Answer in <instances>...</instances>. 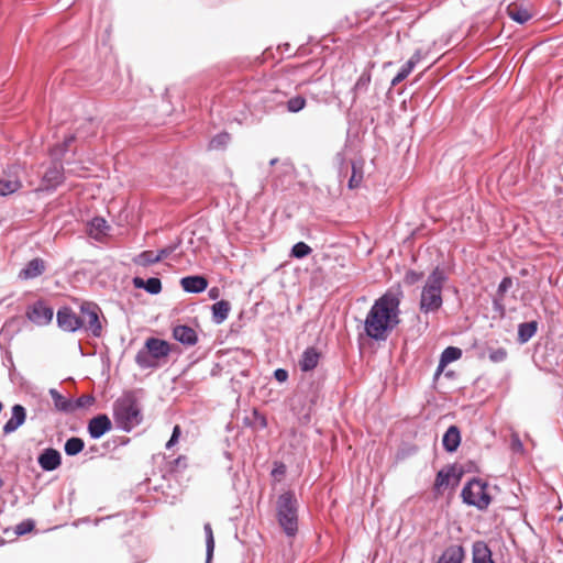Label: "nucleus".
Segmentation results:
<instances>
[{
    "label": "nucleus",
    "instance_id": "obj_55",
    "mask_svg": "<svg viewBox=\"0 0 563 563\" xmlns=\"http://www.w3.org/2000/svg\"><path fill=\"white\" fill-rule=\"evenodd\" d=\"M261 426L263 428L266 427V419L264 417H261Z\"/></svg>",
    "mask_w": 563,
    "mask_h": 563
},
{
    "label": "nucleus",
    "instance_id": "obj_29",
    "mask_svg": "<svg viewBox=\"0 0 563 563\" xmlns=\"http://www.w3.org/2000/svg\"><path fill=\"white\" fill-rule=\"evenodd\" d=\"M85 448V442L81 438L71 437L69 438L64 445V451L68 456H75L79 454Z\"/></svg>",
    "mask_w": 563,
    "mask_h": 563
},
{
    "label": "nucleus",
    "instance_id": "obj_37",
    "mask_svg": "<svg viewBox=\"0 0 563 563\" xmlns=\"http://www.w3.org/2000/svg\"><path fill=\"white\" fill-rule=\"evenodd\" d=\"M95 397L92 395H82L77 399H73V412L78 409L88 408L93 405Z\"/></svg>",
    "mask_w": 563,
    "mask_h": 563
},
{
    "label": "nucleus",
    "instance_id": "obj_33",
    "mask_svg": "<svg viewBox=\"0 0 563 563\" xmlns=\"http://www.w3.org/2000/svg\"><path fill=\"white\" fill-rule=\"evenodd\" d=\"M134 264L146 267L158 263L156 253L153 251H143L133 258Z\"/></svg>",
    "mask_w": 563,
    "mask_h": 563
},
{
    "label": "nucleus",
    "instance_id": "obj_4",
    "mask_svg": "<svg viewBox=\"0 0 563 563\" xmlns=\"http://www.w3.org/2000/svg\"><path fill=\"white\" fill-rule=\"evenodd\" d=\"M276 517L284 533L292 538L298 532V500L291 490L280 494L276 501Z\"/></svg>",
    "mask_w": 563,
    "mask_h": 563
},
{
    "label": "nucleus",
    "instance_id": "obj_50",
    "mask_svg": "<svg viewBox=\"0 0 563 563\" xmlns=\"http://www.w3.org/2000/svg\"><path fill=\"white\" fill-rule=\"evenodd\" d=\"M274 377L277 382L284 383L288 379V372L285 368H277L274 371Z\"/></svg>",
    "mask_w": 563,
    "mask_h": 563
},
{
    "label": "nucleus",
    "instance_id": "obj_14",
    "mask_svg": "<svg viewBox=\"0 0 563 563\" xmlns=\"http://www.w3.org/2000/svg\"><path fill=\"white\" fill-rule=\"evenodd\" d=\"M472 563H495L493 552L485 541L477 540L473 542Z\"/></svg>",
    "mask_w": 563,
    "mask_h": 563
},
{
    "label": "nucleus",
    "instance_id": "obj_23",
    "mask_svg": "<svg viewBox=\"0 0 563 563\" xmlns=\"http://www.w3.org/2000/svg\"><path fill=\"white\" fill-rule=\"evenodd\" d=\"M461 356H462L461 349L455 347V346L445 347L443 350V352L441 353L439 365L437 368V374L441 373L448 364L461 358Z\"/></svg>",
    "mask_w": 563,
    "mask_h": 563
},
{
    "label": "nucleus",
    "instance_id": "obj_47",
    "mask_svg": "<svg viewBox=\"0 0 563 563\" xmlns=\"http://www.w3.org/2000/svg\"><path fill=\"white\" fill-rule=\"evenodd\" d=\"M181 430L179 426H175L172 432L169 440L166 443V449L170 450L177 442L180 437Z\"/></svg>",
    "mask_w": 563,
    "mask_h": 563
},
{
    "label": "nucleus",
    "instance_id": "obj_46",
    "mask_svg": "<svg viewBox=\"0 0 563 563\" xmlns=\"http://www.w3.org/2000/svg\"><path fill=\"white\" fill-rule=\"evenodd\" d=\"M178 246V243L177 244H170L166 247H163L157 253H156V257L158 260V262H161L162 260L168 257L169 255H172Z\"/></svg>",
    "mask_w": 563,
    "mask_h": 563
},
{
    "label": "nucleus",
    "instance_id": "obj_28",
    "mask_svg": "<svg viewBox=\"0 0 563 563\" xmlns=\"http://www.w3.org/2000/svg\"><path fill=\"white\" fill-rule=\"evenodd\" d=\"M455 475L454 466H450L448 468H442L438 472L434 482V489L440 490L442 487H445L450 483V478Z\"/></svg>",
    "mask_w": 563,
    "mask_h": 563
},
{
    "label": "nucleus",
    "instance_id": "obj_24",
    "mask_svg": "<svg viewBox=\"0 0 563 563\" xmlns=\"http://www.w3.org/2000/svg\"><path fill=\"white\" fill-rule=\"evenodd\" d=\"M230 309H231L230 302L227 300H220V301H217L216 303H213L211 307L212 321L216 324L223 323L228 319Z\"/></svg>",
    "mask_w": 563,
    "mask_h": 563
},
{
    "label": "nucleus",
    "instance_id": "obj_41",
    "mask_svg": "<svg viewBox=\"0 0 563 563\" xmlns=\"http://www.w3.org/2000/svg\"><path fill=\"white\" fill-rule=\"evenodd\" d=\"M335 164H336L338 169H339V175L340 176H342V175L346 176L350 163L346 161V156H345L344 152L336 153V155H335Z\"/></svg>",
    "mask_w": 563,
    "mask_h": 563
},
{
    "label": "nucleus",
    "instance_id": "obj_8",
    "mask_svg": "<svg viewBox=\"0 0 563 563\" xmlns=\"http://www.w3.org/2000/svg\"><path fill=\"white\" fill-rule=\"evenodd\" d=\"M54 311L43 300H37L27 307L26 318L34 324L43 327L53 320Z\"/></svg>",
    "mask_w": 563,
    "mask_h": 563
},
{
    "label": "nucleus",
    "instance_id": "obj_31",
    "mask_svg": "<svg viewBox=\"0 0 563 563\" xmlns=\"http://www.w3.org/2000/svg\"><path fill=\"white\" fill-rule=\"evenodd\" d=\"M508 15L511 20L519 24H525L531 19V13L521 7H508Z\"/></svg>",
    "mask_w": 563,
    "mask_h": 563
},
{
    "label": "nucleus",
    "instance_id": "obj_12",
    "mask_svg": "<svg viewBox=\"0 0 563 563\" xmlns=\"http://www.w3.org/2000/svg\"><path fill=\"white\" fill-rule=\"evenodd\" d=\"M25 408L20 404L14 405L11 409V418L3 426V433H13L25 422Z\"/></svg>",
    "mask_w": 563,
    "mask_h": 563
},
{
    "label": "nucleus",
    "instance_id": "obj_48",
    "mask_svg": "<svg viewBox=\"0 0 563 563\" xmlns=\"http://www.w3.org/2000/svg\"><path fill=\"white\" fill-rule=\"evenodd\" d=\"M504 297H496L493 299V308L496 312H499L500 316L505 314V306L503 303Z\"/></svg>",
    "mask_w": 563,
    "mask_h": 563
},
{
    "label": "nucleus",
    "instance_id": "obj_38",
    "mask_svg": "<svg viewBox=\"0 0 563 563\" xmlns=\"http://www.w3.org/2000/svg\"><path fill=\"white\" fill-rule=\"evenodd\" d=\"M411 63H405L397 75L391 79V86L395 87L399 85L401 81H404L412 71Z\"/></svg>",
    "mask_w": 563,
    "mask_h": 563
},
{
    "label": "nucleus",
    "instance_id": "obj_26",
    "mask_svg": "<svg viewBox=\"0 0 563 563\" xmlns=\"http://www.w3.org/2000/svg\"><path fill=\"white\" fill-rule=\"evenodd\" d=\"M49 395L53 399L54 406L58 411L65 413L73 412V399L64 397L55 388L49 389Z\"/></svg>",
    "mask_w": 563,
    "mask_h": 563
},
{
    "label": "nucleus",
    "instance_id": "obj_27",
    "mask_svg": "<svg viewBox=\"0 0 563 563\" xmlns=\"http://www.w3.org/2000/svg\"><path fill=\"white\" fill-rule=\"evenodd\" d=\"M135 363L143 369L153 368L157 366V362L152 356V354L144 349L140 350L135 355Z\"/></svg>",
    "mask_w": 563,
    "mask_h": 563
},
{
    "label": "nucleus",
    "instance_id": "obj_53",
    "mask_svg": "<svg viewBox=\"0 0 563 563\" xmlns=\"http://www.w3.org/2000/svg\"><path fill=\"white\" fill-rule=\"evenodd\" d=\"M208 295H209L210 299L216 300V299H218V297L220 295V290L218 287H212L209 289Z\"/></svg>",
    "mask_w": 563,
    "mask_h": 563
},
{
    "label": "nucleus",
    "instance_id": "obj_54",
    "mask_svg": "<svg viewBox=\"0 0 563 563\" xmlns=\"http://www.w3.org/2000/svg\"><path fill=\"white\" fill-rule=\"evenodd\" d=\"M183 461H185V457L179 456V457H177V459L175 460V463L178 465V464H180Z\"/></svg>",
    "mask_w": 563,
    "mask_h": 563
},
{
    "label": "nucleus",
    "instance_id": "obj_22",
    "mask_svg": "<svg viewBox=\"0 0 563 563\" xmlns=\"http://www.w3.org/2000/svg\"><path fill=\"white\" fill-rule=\"evenodd\" d=\"M110 227L103 218L96 217L88 223V234L95 240H101L108 234Z\"/></svg>",
    "mask_w": 563,
    "mask_h": 563
},
{
    "label": "nucleus",
    "instance_id": "obj_56",
    "mask_svg": "<svg viewBox=\"0 0 563 563\" xmlns=\"http://www.w3.org/2000/svg\"><path fill=\"white\" fill-rule=\"evenodd\" d=\"M276 163H277V158H273V159H271L269 165H275Z\"/></svg>",
    "mask_w": 563,
    "mask_h": 563
},
{
    "label": "nucleus",
    "instance_id": "obj_5",
    "mask_svg": "<svg viewBox=\"0 0 563 563\" xmlns=\"http://www.w3.org/2000/svg\"><path fill=\"white\" fill-rule=\"evenodd\" d=\"M75 141V135L70 134L65 137L62 144L56 145L52 148V156L54 157L53 163L45 170L40 190L53 191L55 190L65 179L64 167L60 158L68 151L70 144Z\"/></svg>",
    "mask_w": 563,
    "mask_h": 563
},
{
    "label": "nucleus",
    "instance_id": "obj_9",
    "mask_svg": "<svg viewBox=\"0 0 563 563\" xmlns=\"http://www.w3.org/2000/svg\"><path fill=\"white\" fill-rule=\"evenodd\" d=\"M57 325L66 332H76L81 330L79 316L69 307H62L56 314Z\"/></svg>",
    "mask_w": 563,
    "mask_h": 563
},
{
    "label": "nucleus",
    "instance_id": "obj_16",
    "mask_svg": "<svg viewBox=\"0 0 563 563\" xmlns=\"http://www.w3.org/2000/svg\"><path fill=\"white\" fill-rule=\"evenodd\" d=\"M173 336L179 343L188 346H192L198 342V335L196 331L189 325H176L173 329Z\"/></svg>",
    "mask_w": 563,
    "mask_h": 563
},
{
    "label": "nucleus",
    "instance_id": "obj_13",
    "mask_svg": "<svg viewBox=\"0 0 563 563\" xmlns=\"http://www.w3.org/2000/svg\"><path fill=\"white\" fill-rule=\"evenodd\" d=\"M180 285L186 292L200 294L208 288V279L201 275H190L183 277Z\"/></svg>",
    "mask_w": 563,
    "mask_h": 563
},
{
    "label": "nucleus",
    "instance_id": "obj_1",
    "mask_svg": "<svg viewBox=\"0 0 563 563\" xmlns=\"http://www.w3.org/2000/svg\"><path fill=\"white\" fill-rule=\"evenodd\" d=\"M400 299L387 291L374 301L364 320L366 335L375 341H386L389 333L400 323Z\"/></svg>",
    "mask_w": 563,
    "mask_h": 563
},
{
    "label": "nucleus",
    "instance_id": "obj_10",
    "mask_svg": "<svg viewBox=\"0 0 563 563\" xmlns=\"http://www.w3.org/2000/svg\"><path fill=\"white\" fill-rule=\"evenodd\" d=\"M111 420L104 413H100L91 418L87 426L88 433L90 438L93 440H98L101 437H103L107 432L111 430Z\"/></svg>",
    "mask_w": 563,
    "mask_h": 563
},
{
    "label": "nucleus",
    "instance_id": "obj_2",
    "mask_svg": "<svg viewBox=\"0 0 563 563\" xmlns=\"http://www.w3.org/2000/svg\"><path fill=\"white\" fill-rule=\"evenodd\" d=\"M448 282V275L443 268L437 266L430 275L421 289L419 310L422 314L438 312L442 305V289Z\"/></svg>",
    "mask_w": 563,
    "mask_h": 563
},
{
    "label": "nucleus",
    "instance_id": "obj_7",
    "mask_svg": "<svg viewBox=\"0 0 563 563\" xmlns=\"http://www.w3.org/2000/svg\"><path fill=\"white\" fill-rule=\"evenodd\" d=\"M79 321H81V329L91 334L93 338L102 335V323L100 320L101 310L95 302L84 301L80 307Z\"/></svg>",
    "mask_w": 563,
    "mask_h": 563
},
{
    "label": "nucleus",
    "instance_id": "obj_52",
    "mask_svg": "<svg viewBox=\"0 0 563 563\" xmlns=\"http://www.w3.org/2000/svg\"><path fill=\"white\" fill-rule=\"evenodd\" d=\"M511 446L515 451H522L523 444L521 443L520 439L518 437H514L511 440Z\"/></svg>",
    "mask_w": 563,
    "mask_h": 563
},
{
    "label": "nucleus",
    "instance_id": "obj_43",
    "mask_svg": "<svg viewBox=\"0 0 563 563\" xmlns=\"http://www.w3.org/2000/svg\"><path fill=\"white\" fill-rule=\"evenodd\" d=\"M34 527L35 522L32 519H26L15 526L14 532L18 536H24L31 532L34 529Z\"/></svg>",
    "mask_w": 563,
    "mask_h": 563
},
{
    "label": "nucleus",
    "instance_id": "obj_35",
    "mask_svg": "<svg viewBox=\"0 0 563 563\" xmlns=\"http://www.w3.org/2000/svg\"><path fill=\"white\" fill-rule=\"evenodd\" d=\"M231 140V136L227 132H221L213 136L209 142V147L211 150H222L224 148Z\"/></svg>",
    "mask_w": 563,
    "mask_h": 563
},
{
    "label": "nucleus",
    "instance_id": "obj_6",
    "mask_svg": "<svg viewBox=\"0 0 563 563\" xmlns=\"http://www.w3.org/2000/svg\"><path fill=\"white\" fill-rule=\"evenodd\" d=\"M461 497L464 504L478 510H486L492 501L487 493V484L479 478H472L462 489Z\"/></svg>",
    "mask_w": 563,
    "mask_h": 563
},
{
    "label": "nucleus",
    "instance_id": "obj_40",
    "mask_svg": "<svg viewBox=\"0 0 563 563\" xmlns=\"http://www.w3.org/2000/svg\"><path fill=\"white\" fill-rule=\"evenodd\" d=\"M351 168H352V175L349 179V188L354 189L360 186L363 179V173L360 170L357 172L356 163L351 162Z\"/></svg>",
    "mask_w": 563,
    "mask_h": 563
},
{
    "label": "nucleus",
    "instance_id": "obj_57",
    "mask_svg": "<svg viewBox=\"0 0 563 563\" xmlns=\"http://www.w3.org/2000/svg\"><path fill=\"white\" fill-rule=\"evenodd\" d=\"M3 486V481L2 478L0 477V488Z\"/></svg>",
    "mask_w": 563,
    "mask_h": 563
},
{
    "label": "nucleus",
    "instance_id": "obj_30",
    "mask_svg": "<svg viewBox=\"0 0 563 563\" xmlns=\"http://www.w3.org/2000/svg\"><path fill=\"white\" fill-rule=\"evenodd\" d=\"M203 531L206 537V563H210L214 551V537L209 522L205 523Z\"/></svg>",
    "mask_w": 563,
    "mask_h": 563
},
{
    "label": "nucleus",
    "instance_id": "obj_18",
    "mask_svg": "<svg viewBox=\"0 0 563 563\" xmlns=\"http://www.w3.org/2000/svg\"><path fill=\"white\" fill-rule=\"evenodd\" d=\"M461 443V432L456 426H450L442 438V444L446 452H455Z\"/></svg>",
    "mask_w": 563,
    "mask_h": 563
},
{
    "label": "nucleus",
    "instance_id": "obj_19",
    "mask_svg": "<svg viewBox=\"0 0 563 563\" xmlns=\"http://www.w3.org/2000/svg\"><path fill=\"white\" fill-rule=\"evenodd\" d=\"M320 353L314 347H308L303 351L299 360V367L302 372L314 369L319 363Z\"/></svg>",
    "mask_w": 563,
    "mask_h": 563
},
{
    "label": "nucleus",
    "instance_id": "obj_34",
    "mask_svg": "<svg viewBox=\"0 0 563 563\" xmlns=\"http://www.w3.org/2000/svg\"><path fill=\"white\" fill-rule=\"evenodd\" d=\"M306 107V99L300 96H294L286 101V109L290 113H298Z\"/></svg>",
    "mask_w": 563,
    "mask_h": 563
},
{
    "label": "nucleus",
    "instance_id": "obj_36",
    "mask_svg": "<svg viewBox=\"0 0 563 563\" xmlns=\"http://www.w3.org/2000/svg\"><path fill=\"white\" fill-rule=\"evenodd\" d=\"M312 252V249L305 242H297L291 247L290 255L295 258H303Z\"/></svg>",
    "mask_w": 563,
    "mask_h": 563
},
{
    "label": "nucleus",
    "instance_id": "obj_25",
    "mask_svg": "<svg viewBox=\"0 0 563 563\" xmlns=\"http://www.w3.org/2000/svg\"><path fill=\"white\" fill-rule=\"evenodd\" d=\"M538 331V321L522 322L518 325V342L527 343Z\"/></svg>",
    "mask_w": 563,
    "mask_h": 563
},
{
    "label": "nucleus",
    "instance_id": "obj_15",
    "mask_svg": "<svg viewBox=\"0 0 563 563\" xmlns=\"http://www.w3.org/2000/svg\"><path fill=\"white\" fill-rule=\"evenodd\" d=\"M145 347L152 354L156 362L161 358L166 357L170 352L169 343L165 340L157 338L147 339L145 341Z\"/></svg>",
    "mask_w": 563,
    "mask_h": 563
},
{
    "label": "nucleus",
    "instance_id": "obj_21",
    "mask_svg": "<svg viewBox=\"0 0 563 563\" xmlns=\"http://www.w3.org/2000/svg\"><path fill=\"white\" fill-rule=\"evenodd\" d=\"M133 285L135 288L144 289L151 295H157L162 291V282L157 277H150L147 279L134 277Z\"/></svg>",
    "mask_w": 563,
    "mask_h": 563
},
{
    "label": "nucleus",
    "instance_id": "obj_45",
    "mask_svg": "<svg viewBox=\"0 0 563 563\" xmlns=\"http://www.w3.org/2000/svg\"><path fill=\"white\" fill-rule=\"evenodd\" d=\"M512 286V279L511 277H504L501 279V282L499 283L498 285V288H497V296L498 297H504L505 294L508 291V289Z\"/></svg>",
    "mask_w": 563,
    "mask_h": 563
},
{
    "label": "nucleus",
    "instance_id": "obj_49",
    "mask_svg": "<svg viewBox=\"0 0 563 563\" xmlns=\"http://www.w3.org/2000/svg\"><path fill=\"white\" fill-rule=\"evenodd\" d=\"M424 57V54L421 49H416L412 56L407 60V63H411L412 69L416 67L418 63Z\"/></svg>",
    "mask_w": 563,
    "mask_h": 563
},
{
    "label": "nucleus",
    "instance_id": "obj_20",
    "mask_svg": "<svg viewBox=\"0 0 563 563\" xmlns=\"http://www.w3.org/2000/svg\"><path fill=\"white\" fill-rule=\"evenodd\" d=\"M465 556V551L462 545H451L446 548L437 563H462Z\"/></svg>",
    "mask_w": 563,
    "mask_h": 563
},
{
    "label": "nucleus",
    "instance_id": "obj_39",
    "mask_svg": "<svg viewBox=\"0 0 563 563\" xmlns=\"http://www.w3.org/2000/svg\"><path fill=\"white\" fill-rule=\"evenodd\" d=\"M369 82H371V74L369 73H366L364 71L360 77L358 79L356 80L354 87H353V90L355 92V95L357 92H362V91H366L368 86H369Z\"/></svg>",
    "mask_w": 563,
    "mask_h": 563
},
{
    "label": "nucleus",
    "instance_id": "obj_42",
    "mask_svg": "<svg viewBox=\"0 0 563 563\" xmlns=\"http://www.w3.org/2000/svg\"><path fill=\"white\" fill-rule=\"evenodd\" d=\"M423 278V273L408 269L404 276V283L407 286H413Z\"/></svg>",
    "mask_w": 563,
    "mask_h": 563
},
{
    "label": "nucleus",
    "instance_id": "obj_3",
    "mask_svg": "<svg viewBox=\"0 0 563 563\" xmlns=\"http://www.w3.org/2000/svg\"><path fill=\"white\" fill-rule=\"evenodd\" d=\"M113 417L117 427L124 432H130L141 424L142 407L133 391L125 393L115 400Z\"/></svg>",
    "mask_w": 563,
    "mask_h": 563
},
{
    "label": "nucleus",
    "instance_id": "obj_11",
    "mask_svg": "<svg viewBox=\"0 0 563 563\" xmlns=\"http://www.w3.org/2000/svg\"><path fill=\"white\" fill-rule=\"evenodd\" d=\"M37 463L43 471L52 472L60 466L62 455L56 449L47 448L38 455Z\"/></svg>",
    "mask_w": 563,
    "mask_h": 563
},
{
    "label": "nucleus",
    "instance_id": "obj_32",
    "mask_svg": "<svg viewBox=\"0 0 563 563\" xmlns=\"http://www.w3.org/2000/svg\"><path fill=\"white\" fill-rule=\"evenodd\" d=\"M22 187V184L19 179H0V196L5 197L11 194H14Z\"/></svg>",
    "mask_w": 563,
    "mask_h": 563
},
{
    "label": "nucleus",
    "instance_id": "obj_17",
    "mask_svg": "<svg viewBox=\"0 0 563 563\" xmlns=\"http://www.w3.org/2000/svg\"><path fill=\"white\" fill-rule=\"evenodd\" d=\"M45 271V263L42 258L31 260L19 273L21 279H33L42 275Z\"/></svg>",
    "mask_w": 563,
    "mask_h": 563
},
{
    "label": "nucleus",
    "instance_id": "obj_44",
    "mask_svg": "<svg viewBox=\"0 0 563 563\" xmlns=\"http://www.w3.org/2000/svg\"><path fill=\"white\" fill-rule=\"evenodd\" d=\"M507 357V351L504 347L489 351V360L494 363L504 362Z\"/></svg>",
    "mask_w": 563,
    "mask_h": 563
},
{
    "label": "nucleus",
    "instance_id": "obj_51",
    "mask_svg": "<svg viewBox=\"0 0 563 563\" xmlns=\"http://www.w3.org/2000/svg\"><path fill=\"white\" fill-rule=\"evenodd\" d=\"M286 474V466L283 463H276L274 468L272 470V476L280 477Z\"/></svg>",
    "mask_w": 563,
    "mask_h": 563
}]
</instances>
